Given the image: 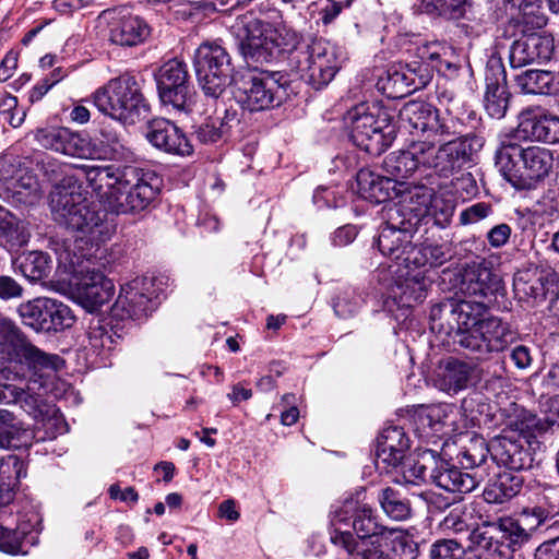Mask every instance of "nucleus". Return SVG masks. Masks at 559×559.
I'll use <instances>...</instances> for the list:
<instances>
[{
	"label": "nucleus",
	"mask_w": 559,
	"mask_h": 559,
	"mask_svg": "<svg viewBox=\"0 0 559 559\" xmlns=\"http://www.w3.org/2000/svg\"><path fill=\"white\" fill-rule=\"evenodd\" d=\"M365 492L359 487L335 510L331 543L353 559H416L417 544L403 530L384 525L377 510L364 501Z\"/></svg>",
	"instance_id": "1"
},
{
	"label": "nucleus",
	"mask_w": 559,
	"mask_h": 559,
	"mask_svg": "<svg viewBox=\"0 0 559 559\" xmlns=\"http://www.w3.org/2000/svg\"><path fill=\"white\" fill-rule=\"evenodd\" d=\"M485 143L483 132L471 130L469 134L459 138L413 141L406 151L419 168H431L439 176L448 178L465 167L478 164Z\"/></svg>",
	"instance_id": "2"
},
{
	"label": "nucleus",
	"mask_w": 559,
	"mask_h": 559,
	"mask_svg": "<svg viewBox=\"0 0 559 559\" xmlns=\"http://www.w3.org/2000/svg\"><path fill=\"white\" fill-rule=\"evenodd\" d=\"M301 82L285 71H248L234 79V96L250 112L281 107L300 94Z\"/></svg>",
	"instance_id": "3"
},
{
	"label": "nucleus",
	"mask_w": 559,
	"mask_h": 559,
	"mask_svg": "<svg viewBox=\"0 0 559 559\" xmlns=\"http://www.w3.org/2000/svg\"><path fill=\"white\" fill-rule=\"evenodd\" d=\"M400 119L427 139L447 140L469 134L471 130L483 133L485 130L481 116L472 108L464 107L457 115L447 108L441 115L436 106L420 99L405 103Z\"/></svg>",
	"instance_id": "4"
},
{
	"label": "nucleus",
	"mask_w": 559,
	"mask_h": 559,
	"mask_svg": "<svg viewBox=\"0 0 559 559\" xmlns=\"http://www.w3.org/2000/svg\"><path fill=\"white\" fill-rule=\"evenodd\" d=\"M346 119L349 141L371 156L384 153L396 139L394 111L382 102L359 103L347 111Z\"/></svg>",
	"instance_id": "5"
},
{
	"label": "nucleus",
	"mask_w": 559,
	"mask_h": 559,
	"mask_svg": "<svg viewBox=\"0 0 559 559\" xmlns=\"http://www.w3.org/2000/svg\"><path fill=\"white\" fill-rule=\"evenodd\" d=\"M233 28L238 50L248 64L278 61L296 50L299 41L295 32L283 34L273 23L260 19L241 20Z\"/></svg>",
	"instance_id": "6"
},
{
	"label": "nucleus",
	"mask_w": 559,
	"mask_h": 559,
	"mask_svg": "<svg viewBox=\"0 0 559 559\" xmlns=\"http://www.w3.org/2000/svg\"><path fill=\"white\" fill-rule=\"evenodd\" d=\"M488 310L484 300L448 298L431 306L430 329L444 335L443 342L465 350V344L460 338L463 335H475L487 318Z\"/></svg>",
	"instance_id": "7"
},
{
	"label": "nucleus",
	"mask_w": 559,
	"mask_h": 559,
	"mask_svg": "<svg viewBox=\"0 0 559 559\" xmlns=\"http://www.w3.org/2000/svg\"><path fill=\"white\" fill-rule=\"evenodd\" d=\"M95 107L122 123H135L146 116L151 106L142 92L141 82L129 73L111 79L93 95Z\"/></svg>",
	"instance_id": "8"
},
{
	"label": "nucleus",
	"mask_w": 559,
	"mask_h": 559,
	"mask_svg": "<svg viewBox=\"0 0 559 559\" xmlns=\"http://www.w3.org/2000/svg\"><path fill=\"white\" fill-rule=\"evenodd\" d=\"M72 198H67L51 209L53 219L60 226L72 231L81 233L92 243H100L109 239L115 226L108 219V211L99 204L90 203L83 197L82 190Z\"/></svg>",
	"instance_id": "9"
},
{
	"label": "nucleus",
	"mask_w": 559,
	"mask_h": 559,
	"mask_svg": "<svg viewBox=\"0 0 559 559\" xmlns=\"http://www.w3.org/2000/svg\"><path fill=\"white\" fill-rule=\"evenodd\" d=\"M193 68L204 95L218 98L230 84L235 66L227 49L217 41L202 43L193 56Z\"/></svg>",
	"instance_id": "10"
},
{
	"label": "nucleus",
	"mask_w": 559,
	"mask_h": 559,
	"mask_svg": "<svg viewBox=\"0 0 559 559\" xmlns=\"http://www.w3.org/2000/svg\"><path fill=\"white\" fill-rule=\"evenodd\" d=\"M384 222L380 225L378 235L373 238L372 247L397 265L409 269L407 257L415 251L416 243L413 242L414 235L421 227L412 222L414 216L405 218L404 214H399L395 210L383 207Z\"/></svg>",
	"instance_id": "11"
},
{
	"label": "nucleus",
	"mask_w": 559,
	"mask_h": 559,
	"mask_svg": "<svg viewBox=\"0 0 559 559\" xmlns=\"http://www.w3.org/2000/svg\"><path fill=\"white\" fill-rule=\"evenodd\" d=\"M528 24L526 14L509 21L507 32L511 31V36L515 37L509 51V61L513 69L532 63H547L556 56L555 38L545 32L531 29Z\"/></svg>",
	"instance_id": "12"
},
{
	"label": "nucleus",
	"mask_w": 559,
	"mask_h": 559,
	"mask_svg": "<svg viewBox=\"0 0 559 559\" xmlns=\"http://www.w3.org/2000/svg\"><path fill=\"white\" fill-rule=\"evenodd\" d=\"M157 95L164 107L189 115L195 105L197 91L188 66L177 58L164 62L154 73Z\"/></svg>",
	"instance_id": "13"
},
{
	"label": "nucleus",
	"mask_w": 559,
	"mask_h": 559,
	"mask_svg": "<svg viewBox=\"0 0 559 559\" xmlns=\"http://www.w3.org/2000/svg\"><path fill=\"white\" fill-rule=\"evenodd\" d=\"M17 312L22 323L37 333L62 332L72 328L76 320L68 305L49 297H37L22 302Z\"/></svg>",
	"instance_id": "14"
},
{
	"label": "nucleus",
	"mask_w": 559,
	"mask_h": 559,
	"mask_svg": "<svg viewBox=\"0 0 559 559\" xmlns=\"http://www.w3.org/2000/svg\"><path fill=\"white\" fill-rule=\"evenodd\" d=\"M519 332L507 320L488 313L477 333L463 335L460 342L465 344V350L484 359L492 353L508 349L519 340Z\"/></svg>",
	"instance_id": "15"
},
{
	"label": "nucleus",
	"mask_w": 559,
	"mask_h": 559,
	"mask_svg": "<svg viewBox=\"0 0 559 559\" xmlns=\"http://www.w3.org/2000/svg\"><path fill=\"white\" fill-rule=\"evenodd\" d=\"M307 66L301 69L302 81L314 91L325 88L342 68L338 48L330 41L316 39L307 46Z\"/></svg>",
	"instance_id": "16"
},
{
	"label": "nucleus",
	"mask_w": 559,
	"mask_h": 559,
	"mask_svg": "<svg viewBox=\"0 0 559 559\" xmlns=\"http://www.w3.org/2000/svg\"><path fill=\"white\" fill-rule=\"evenodd\" d=\"M135 179L123 183L116 200L110 202V212L129 214L143 211L160 191L163 179L154 170L134 166Z\"/></svg>",
	"instance_id": "17"
},
{
	"label": "nucleus",
	"mask_w": 559,
	"mask_h": 559,
	"mask_svg": "<svg viewBox=\"0 0 559 559\" xmlns=\"http://www.w3.org/2000/svg\"><path fill=\"white\" fill-rule=\"evenodd\" d=\"M104 16H109L108 41L120 48H135L146 44L153 35V27L141 15L122 8L106 9Z\"/></svg>",
	"instance_id": "18"
},
{
	"label": "nucleus",
	"mask_w": 559,
	"mask_h": 559,
	"mask_svg": "<svg viewBox=\"0 0 559 559\" xmlns=\"http://www.w3.org/2000/svg\"><path fill=\"white\" fill-rule=\"evenodd\" d=\"M144 285L136 280L121 286L120 294L110 308L112 318L117 320V331H127L132 321L147 318L156 309L157 296L145 293Z\"/></svg>",
	"instance_id": "19"
},
{
	"label": "nucleus",
	"mask_w": 559,
	"mask_h": 559,
	"mask_svg": "<svg viewBox=\"0 0 559 559\" xmlns=\"http://www.w3.org/2000/svg\"><path fill=\"white\" fill-rule=\"evenodd\" d=\"M79 170L83 173L84 179L92 189V192L109 211L110 202L116 200L119 191L122 190L123 183L130 182L136 176L134 165H82L79 167Z\"/></svg>",
	"instance_id": "20"
},
{
	"label": "nucleus",
	"mask_w": 559,
	"mask_h": 559,
	"mask_svg": "<svg viewBox=\"0 0 559 559\" xmlns=\"http://www.w3.org/2000/svg\"><path fill=\"white\" fill-rule=\"evenodd\" d=\"M471 540L483 550L504 555L506 549L514 551L525 544V533L513 518H502L473 530Z\"/></svg>",
	"instance_id": "21"
},
{
	"label": "nucleus",
	"mask_w": 559,
	"mask_h": 559,
	"mask_svg": "<svg viewBox=\"0 0 559 559\" xmlns=\"http://www.w3.org/2000/svg\"><path fill=\"white\" fill-rule=\"evenodd\" d=\"M36 167L44 179L52 186L49 193L50 207L57 204L56 201L62 202L67 198L71 199V195L82 190L81 179L76 175L79 168L73 165L43 153L36 158Z\"/></svg>",
	"instance_id": "22"
},
{
	"label": "nucleus",
	"mask_w": 559,
	"mask_h": 559,
	"mask_svg": "<svg viewBox=\"0 0 559 559\" xmlns=\"http://www.w3.org/2000/svg\"><path fill=\"white\" fill-rule=\"evenodd\" d=\"M484 108L495 119L506 117L512 94L509 91L507 71L500 57L491 56L485 68Z\"/></svg>",
	"instance_id": "23"
},
{
	"label": "nucleus",
	"mask_w": 559,
	"mask_h": 559,
	"mask_svg": "<svg viewBox=\"0 0 559 559\" xmlns=\"http://www.w3.org/2000/svg\"><path fill=\"white\" fill-rule=\"evenodd\" d=\"M537 439L515 438L514 435H502L492 442V459L499 466L521 474L533 468L535 457L533 444Z\"/></svg>",
	"instance_id": "24"
},
{
	"label": "nucleus",
	"mask_w": 559,
	"mask_h": 559,
	"mask_svg": "<svg viewBox=\"0 0 559 559\" xmlns=\"http://www.w3.org/2000/svg\"><path fill=\"white\" fill-rule=\"evenodd\" d=\"M145 138L153 147L165 154L187 157L194 153V146L186 132L166 118L150 120Z\"/></svg>",
	"instance_id": "25"
},
{
	"label": "nucleus",
	"mask_w": 559,
	"mask_h": 559,
	"mask_svg": "<svg viewBox=\"0 0 559 559\" xmlns=\"http://www.w3.org/2000/svg\"><path fill=\"white\" fill-rule=\"evenodd\" d=\"M411 448V440L403 427L389 426L377 437L376 467L381 473H392L403 463Z\"/></svg>",
	"instance_id": "26"
},
{
	"label": "nucleus",
	"mask_w": 559,
	"mask_h": 559,
	"mask_svg": "<svg viewBox=\"0 0 559 559\" xmlns=\"http://www.w3.org/2000/svg\"><path fill=\"white\" fill-rule=\"evenodd\" d=\"M8 362L20 366L21 369L39 379L58 372L66 364L59 355L49 354L38 348L29 341L27 335Z\"/></svg>",
	"instance_id": "27"
},
{
	"label": "nucleus",
	"mask_w": 559,
	"mask_h": 559,
	"mask_svg": "<svg viewBox=\"0 0 559 559\" xmlns=\"http://www.w3.org/2000/svg\"><path fill=\"white\" fill-rule=\"evenodd\" d=\"M240 119L236 109H225L223 117L207 116L191 126L189 139L202 145L226 143L233 134L234 127Z\"/></svg>",
	"instance_id": "28"
},
{
	"label": "nucleus",
	"mask_w": 559,
	"mask_h": 559,
	"mask_svg": "<svg viewBox=\"0 0 559 559\" xmlns=\"http://www.w3.org/2000/svg\"><path fill=\"white\" fill-rule=\"evenodd\" d=\"M34 138L46 150L80 158L87 154L85 136L68 128L55 126L37 128L34 131Z\"/></svg>",
	"instance_id": "29"
},
{
	"label": "nucleus",
	"mask_w": 559,
	"mask_h": 559,
	"mask_svg": "<svg viewBox=\"0 0 559 559\" xmlns=\"http://www.w3.org/2000/svg\"><path fill=\"white\" fill-rule=\"evenodd\" d=\"M432 485L452 493H469L478 487L481 475L477 472H464L451 459H444L440 453L437 460Z\"/></svg>",
	"instance_id": "30"
},
{
	"label": "nucleus",
	"mask_w": 559,
	"mask_h": 559,
	"mask_svg": "<svg viewBox=\"0 0 559 559\" xmlns=\"http://www.w3.org/2000/svg\"><path fill=\"white\" fill-rule=\"evenodd\" d=\"M75 290L83 307L96 311L115 294L114 282L100 271H87L76 278Z\"/></svg>",
	"instance_id": "31"
},
{
	"label": "nucleus",
	"mask_w": 559,
	"mask_h": 559,
	"mask_svg": "<svg viewBox=\"0 0 559 559\" xmlns=\"http://www.w3.org/2000/svg\"><path fill=\"white\" fill-rule=\"evenodd\" d=\"M551 276L550 271L535 264L520 269L513 276L515 297L525 302L545 300Z\"/></svg>",
	"instance_id": "32"
},
{
	"label": "nucleus",
	"mask_w": 559,
	"mask_h": 559,
	"mask_svg": "<svg viewBox=\"0 0 559 559\" xmlns=\"http://www.w3.org/2000/svg\"><path fill=\"white\" fill-rule=\"evenodd\" d=\"M462 284L471 296H478L488 302L497 301L498 297H504L506 286L500 274L483 264L466 270Z\"/></svg>",
	"instance_id": "33"
},
{
	"label": "nucleus",
	"mask_w": 559,
	"mask_h": 559,
	"mask_svg": "<svg viewBox=\"0 0 559 559\" xmlns=\"http://www.w3.org/2000/svg\"><path fill=\"white\" fill-rule=\"evenodd\" d=\"M357 193L372 204H380L397 197L402 190L396 180L382 176L369 168H361L356 175Z\"/></svg>",
	"instance_id": "34"
},
{
	"label": "nucleus",
	"mask_w": 559,
	"mask_h": 559,
	"mask_svg": "<svg viewBox=\"0 0 559 559\" xmlns=\"http://www.w3.org/2000/svg\"><path fill=\"white\" fill-rule=\"evenodd\" d=\"M554 157L549 150L536 145L524 147L520 189H532L550 174Z\"/></svg>",
	"instance_id": "35"
},
{
	"label": "nucleus",
	"mask_w": 559,
	"mask_h": 559,
	"mask_svg": "<svg viewBox=\"0 0 559 559\" xmlns=\"http://www.w3.org/2000/svg\"><path fill=\"white\" fill-rule=\"evenodd\" d=\"M501 415L504 417L506 428L510 429L515 438L537 439L548 429V425L536 414L516 403L501 409Z\"/></svg>",
	"instance_id": "36"
},
{
	"label": "nucleus",
	"mask_w": 559,
	"mask_h": 559,
	"mask_svg": "<svg viewBox=\"0 0 559 559\" xmlns=\"http://www.w3.org/2000/svg\"><path fill=\"white\" fill-rule=\"evenodd\" d=\"M439 452L431 449L418 450L415 457H405L403 463L393 469L400 473L407 484H432L435 469L438 468Z\"/></svg>",
	"instance_id": "37"
},
{
	"label": "nucleus",
	"mask_w": 559,
	"mask_h": 559,
	"mask_svg": "<svg viewBox=\"0 0 559 559\" xmlns=\"http://www.w3.org/2000/svg\"><path fill=\"white\" fill-rule=\"evenodd\" d=\"M435 190L424 185L414 186L408 190V194L404 195L399 202L388 204L386 206L395 210L399 214L405 213V218L415 217L418 226L423 227L425 219L428 217L429 206L433 203ZM414 222V219H412Z\"/></svg>",
	"instance_id": "38"
},
{
	"label": "nucleus",
	"mask_w": 559,
	"mask_h": 559,
	"mask_svg": "<svg viewBox=\"0 0 559 559\" xmlns=\"http://www.w3.org/2000/svg\"><path fill=\"white\" fill-rule=\"evenodd\" d=\"M87 152L83 158L118 159L123 156L121 133L111 124H103L94 139L85 136Z\"/></svg>",
	"instance_id": "39"
},
{
	"label": "nucleus",
	"mask_w": 559,
	"mask_h": 559,
	"mask_svg": "<svg viewBox=\"0 0 559 559\" xmlns=\"http://www.w3.org/2000/svg\"><path fill=\"white\" fill-rule=\"evenodd\" d=\"M524 146L509 140L503 141L495 153V165L503 178L514 188H521Z\"/></svg>",
	"instance_id": "40"
},
{
	"label": "nucleus",
	"mask_w": 559,
	"mask_h": 559,
	"mask_svg": "<svg viewBox=\"0 0 559 559\" xmlns=\"http://www.w3.org/2000/svg\"><path fill=\"white\" fill-rule=\"evenodd\" d=\"M525 479L522 474L502 471L489 480L483 491L488 503L502 504L516 497L523 489Z\"/></svg>",
	"instance_id": "41"
},
{
	"label": "nucleus",
	"mask_w": 559,
	"mask_h": 559,
	"mask_svg": "<svg viewBox=\"0 0 559 559\" xmlns=\"http://www.w3.org/2000/svg\"><path fill=\"white\" fill-rule=\"evenodd\" d=\"M116 323L117 320L112 318L111 312L107 317H95L90 320L86 336L94 353L100 354L103 349L111 350L117 340H122L126 330L117 331Z\"/></svg>",
	"instance_id": "42"
},
{
	"label": "nucleus",
	"mask_w": 559,
	"mask_h": 559,
	"mask_svg": "<svg viewBox=\"0 0 559 559\" xmlns=\"http://www.w3.org/2000/svg\"><path fill=\"white\" fill-rule=\"evenodd\" d=\"M411 423L415 435L429 441L444 432L443 412L438 406L418 405L409 411Z\"/></svg>",
	"instance_id": "43"
},
{
	"label": "nucleus",
	"mask_w": 559,
	"mask_h": 559,
	"mask_svg": "<svg viewBox=\"0 0 559 559\" xmlns=\"http://www.w3.org/2000/svg\"><path fill=\"white\" fill-rule=\"evenodd\" d=\"M527 138L545 143H559V118L551 115L525 117L521 120L515 138Z\"/></svg>",
	"instance_id": "44"
},
{
	"label": "nucleus",
	"mask_w": 559,
	"mask_h": 559,
	"mask_svg": "<svg viewBox=\"0 0 559 559\" xmlns=\"http://www.w3.org/2000/svg\"><path fill=\"white\" fill-rule=\"evenodd\" d=\"M451 245L433 243L428 238H425L421 242L416 243L415 251L407 257L409 263V270L417 269H436L445 264L452 259Z\"/></svg>",
	"instance_id": "45"
},
{
	"label": "nucleus",
	"mask_w": 559,
	"mask_h": 559,
	"mask_svg": "<svg viewBox=\"0 0 559 559\" xmlns=\"http://www.w3.org/2000/svg\"><path fill=\"white\" fill-rule=\"evenodd\" d=\"M26 223L0 205V247L9 252L17 251L29 240Z\"/></svg>",
	"instance_id": "46"
},
{
	"label": "nucleus",
	"mask_w": 559,
	"mask_h": 559,
	"mask_svg": "<svg viewBox=\"0 0 559 559\" xmlns=\"http://www.w3.org/2000/svg\"><path fill=\"white\" fill-rule=\"evenodd\" d=\"M25 476L26 468L19 456L8 455L0 460V508L13 502L20 479Z\"/></svg>",
	"instance_id": "47"
},
{
	"label": "nucleus",
	"mask_w": 559,
	"mask_h": 559,
	"mask_svg": "<svg viewBox=\"0 0 559 559\" xmlns=\"http://www.w3.org/2000/svg\"><path fill=\"white\" fill-rule=\"evenodd\" d=\"M377 501L383 513L393 521L401 522L412 518V502L401 489L385 486L379 489Z\"/></svg>",
	"instance_id": "48"
},
{
	"label": "nucleus",
	"mask_w": 559,
	"mask_h": 559,
	"mask_svg": "<svg viewBox=\"0 0 559 559\" xmlns=\"http://www.w3.org/2000/svg\"><path fill=\"white\" fill-rule=\"evenodd\" d=\"M515 82L526 94L555 95L559 92V83L552 71L528 69L515 75Z\"/></svg>",
	"instance_id": "49"
},
{
	"label": "nucleus",
	"mask_w": 559,
	"mask_h": 559,
	"mask_svg": "<svg viewBox=\"0 0 559 559\" xmlns=\"http://www.w3.org/2000/svg\"><path fill=\"white\" fill-rule=\"evenodd\" d=\"M473 0H420L419 11L432 19L459 21L471 12Z\"/></svg>",
	"instance_id": "50"
},
{
	"label": "nucleus",
	"mask_w": 559,
	"mask_h": 559,
	"mask_svg": "<svg viewBox=\"0 0 559 559\" xmlns=\"http://www.w3.org/2000/svg\"><path fill=\"white\" fill-rule=\"evenodd\" d=\"M376 72V88L388 98L400 99L411 94L400 62Z\"/></svg>",
	"instance_id": "51"
},
{
	"label": "nucleus",
	"mask_w": 559,
	"mask_h": 559,
	"mask_svg": "<svg viewBox=\"0 0 559 559\" xmlns=\"http://www.w3.org/2000/svg\"><path fill=\"white\" fill-rule=\"evenodd\" d=\"M28 443L25 424L8 409L0 408V448L20 449Z\"/></svg>",
	"instance_id": "52"
},
{
	"label": "nucleus",
	"mask_w": 559,
	"mask_h": 559,
	"mask_svg": "<svg viewBox=\"0 0 559 559\" xmlns=\"http://www.w3.org/2000/svg\"><path fill=\"white\" fill-rule=\"evenodd\" d=\"M461 409L473 427L490 428L496 415L488 399L481 393H473L462 400Z\"/></svg>",
	"instance_id": "53"
},
{
	"label": "nucleus",
	"mask_w": 559,
	"mask_h": 559,
	"mask_svg": "<svg viewBox=\"0 0 559 559\" xmlns=\"http://www.w3.org/2000/svg\"><path fill=\"white\" fill-rule=\"evenodd\" d=\"M16 266L25 278L36 283L48 278L52 270V261L47 252L28 251L17 258Z\"/></svg>",
	"instance_id": "54"
},
{
	"label": "nucleus",
	"mask_w": 559,
	"mask_h": 559,
	"mask_svg": "<svg viewBox=\"0 0 559 559\" xmlns=\"http://www.w3.org/2000/svg\"><path fill=\"white\" fill-rule=\"evenodd\" d=\"M474 369L471 364L450 357L442 368L441 385L447 391L457 393L467 388Z\"/></svg>",
	"instance_id": "55"
},
{
	"label": "nucleus",
	"mask_w": 559,
	"mask_h": 559,
	"mask_svg": "<svg viewBox=\"0 0 559 559\" xmlns=\"http://www.w3.org/2000/svg\"><path fill=\"white\" fill-rule=\"evenodd\" d=\"M5 508H0V551L12 556L25 555L24 544L29 534L28 526L21 524L12 528L4 525L3 518L8 514Z\"/></svg>",
	"instance_id": "56"
},
{
	"label": "nucleus",
	"mask_w": 559,
	"mask_h": 559,
	"mask_svg": "<svg viewBox=\"0 0 559 559\" xmlns=\"http://www.w3.org/2000/svg\"><path fill=\"white\" fill-rule=\"evenodd\" d=\"M383 168L393 180H396L400 189L404 185L401 180L412 177L419 169L406 150L390 153L383 160Z\"/></svg>",
	"instance_id": "57"
},
{
	"label": "nucleus",
	"mask_w": 559,
	"mask_h": 559,
	"mask_svg": "<svg viewBox=\"0 0 559 559\" xmlns=\"http://www.w3.org/2000/svg\"><path fill=\"white\" fill-rule=\"evenodd\" d=\"M25 336L13 320L0 314V359L8 362Z\"/></svg>",
	"instance_id": "58"
},
{
	"label": "nucleus",
	"mask_w": 559,
	"mask_h": 559,
	"mask_svg": "<svg viewBox=\"0 0 559 559\" xmlns=\"http://www.w3.org/2000/svg\"><path fill=\"white\" fill-rule=\"evenodd\" d=\"M400 66L403 70L411 94L425 88L433 79L430 73V68H428L425 60L420 58L418 50L411 61L404 63L400 62Z\"/></svg>",
	"instance_id": "59"
},
{
	"label": "nucleus",
	"mask_w": 559,
	"mask_h": 559,
	"mask_svg": "<svg viewBox=\"0 0 559 559\" xmlns=\"http://www.w3.org/2000/svg\"><path fill=\"white\" fill-rule=\"evenodd\" d=\"M452 46L445 41H428L419 46L417 49L419 56L425 60L430 73L433 76L435 72H439L444 61H447Z\"/></svg>",
	"instance_id": "60"
},
{
	"label": "nucleus",
	"mask_w": 559,
	"mask_h": 559,
	"mask_svg": "<svg viewBox=\"0 0 559 559\" xmlns=\"http://www.w3.org/2000/svg\"><path fill=\"white\" fill-rule=\"evenodd\" d=\"M364 304V299L355 288L346 287L340 292L333 302L335 314L341 319L355 316Z\"/></svg>",
	"instance_id": "61"
},
{
	"label": "nucleus",
	"mask_w": 559,
	"mask_h": 559,
	"mask_svg": "<svg viewBox=\"0 0 559 559\" xmlns=\"http://www.w3.org/2000/svg\"><path fill=\"white\" fill-rule=\"evenodd\" d=\"M453 213V205L442 199H435L428 211V217L430 219H425L421 228H424L425 234L433 226L445 228L450 224Z\"/></svg>",
	"instance_id": "62"
},
{
	"label": "nucleus",
	"mask_w": 559,
	"mask_h": 559,
	"mask_svg": "<svg viewBox=\"0 0 559 559\" xmlns=\"http://www.w3.org/2000/svg\"><path fill=\"white\" fill-rule=\"evenodd\" d=\"M548 518V510L543 507H534L524 509L519 518L514 519L519 526L524 530L525 543L528 542L534 531L547 522Z\"/></svg>",
	"instance_id": "63"
},
{
	"label": "nucleus",
	"mask_w": 559,
	"mask_h": 559,
	"mask_svg": "<svg viewBox=\"0 0 559 559\" xmlns=\"http://www.w3.org/2000/svg\"><path fill=\"white\" fill-rule=\"evenodd\" d=\"M464 547L455 539H438L430 547V559H461Z\"/></svg>",
	"instance_id": "64"
}]
</instances>
